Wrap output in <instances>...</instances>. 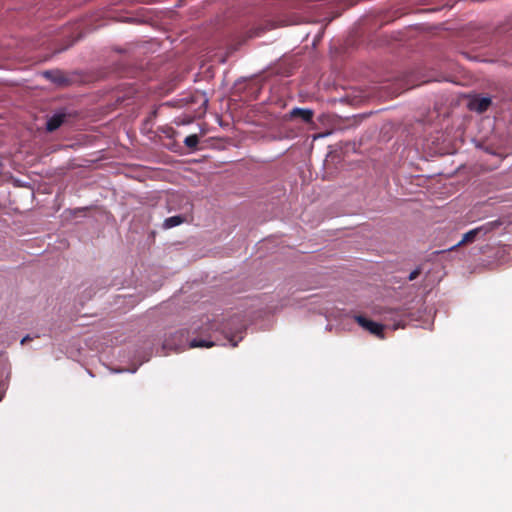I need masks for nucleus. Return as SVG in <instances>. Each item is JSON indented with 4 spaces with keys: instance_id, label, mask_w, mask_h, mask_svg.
<instances>
[{
    "instance_id": "nucleus-1",
    "label": "nucleus",
    "mask_w": 512,
    "mask_h": 512,
    "mask_svg": "<svg viewBox=\"0 0 512 512\" xmlns=\"http://www.w3.org/2000/svg\"><path fill=\"white\" fill-rule=\"evenodd\" d=\"M497 226H498L497 222H489L483 226L472 229L463 235L462 240L456 246H460V245H463L466 243H471L476 239V237L479 234H487L488 232L492 231Z\"/></svg>"
},
{
    "instance_id": "nucleus-2",
    "label": "nucleus",
    "mask_w": 512,
    "mask_h": 512,
    "mask_svg": "<svg viewBox=\"0 0 512 512\" xmlns=\"http://www.w3.org/2000/svg\"><path fill=\"white\" fill-rule=\"evenodd\" d=\"M355 321L364 329L368 330L373 335H376L377 337L384 338L383 335V328L384 326L382 324H379L377 322H374L372 320L367 319L364 316L356 315Z\"/></svg>"
},
{
    "instance_id": "nucleus-3",
    "label": "nucleus",
    "mask_w": 512,
    "mask_h": 512,
    "mask_svg": "<svg viewBox=\"0 0 512 512\" xmlns=\"http://www.w3.org/2000/svg\"><path fill=\"white\" fill-rule=\"evenodd\" d=\"M314 112L311 109L293 108L290 111L291 118H301L304 122L310 123L313 120Z\"/></svg>"
},
{
    "instance_id": "nucleus-4",
    "label": "nucleus",
    "mask_w": 512,
    "mask_h": 512,
    "mask_svg": "<svg viewBox=\"0 0 512 512\" xmlns=\"http://www.w3.org/2000/svg\"><path fill=\"white\" fill-rule=\"evenodd\" d=\"M66 114L56 113L50 117L46 123V129L49 132L57 130L65 122Z\"/></svg>"
},
{
    "instance_id": "nucleus-5",
    "label": "nucleus",
    "mask_w": 512,
    "mask_h": 512,
    "mask_svg": "<svg viewBox=\"0 0 512 512\" xmlns=\"http://www.w3.org/2000/svg\"><path fill=\"white\" fill-rule=\"evenodd\" d=\"M185 222V217L182 215H176L169 218H166L163 223V227L165 229H170L175 226H178Z\"/></svg>"
},
{
    "instance_id": "nucleus-6",
    "label": "nucleus",
    "mask_w": 512,
    "mask_h": 512,
    "mask_svg": "<svg viewBox=\"0 0 512 512\" xmlns=\"http://www.w3.org/2000/svg\"><path fill=\"white\" fill-rule=\"evenodd\" d=\"M215 345V342L206 339H193L189 343V348H210Z\"/></svg>"
},
{
    "instance_id": "nucleus-7",
    "label": "nucleus",
    "mask_w": 512,
    "mask_h": 512,
    "mask_svg": "<svg viewBox=\"0 0 512 512\" xmlns=\"http://www.w3.org/2000/svg\"><path fill=\"white\" fill-rule=\"evenodd\" d=\"M241 333H242V328L237 330V332L235 334H233L232 332L227 331V330L224 331L225 338L230 342L232 347H236L238 342L240 340H242V336L241 335L238 336V334H241Z\"/></svg>"
},
{
    "instance_id": "nucleus-8",
    "label": "nucleus",
    "mask_w": 512,
    "mask_h": 512,
    "mask_svg": "<svg viewBox=\"0 0 512 512\" xmlns=\"http://www.w3.org/2000/svg\"><path fill=\"white\" fill-rule=\"evenodd\" d=\"M184 144L191 150H195L199 144V137L197 134H191L184 139Z\"/></svg>"
},
{
    "instance_id": "nucleus-9",
    "label": "nucleus",
    "mask_w": 512,
    "mask_h": 512,
    "mask_svg": "<svg viewBox=\"0 0 512 512\" xmlns=\"http://www.w3.org/2000/svg\"><path fill=\"white\" fill-rule=\"evenodd\" d=\"M490 104H491V99L490 98H481V99H479L477 101L475 109L478 112H484V111H486L488 109Z\"/></svg>"
},
{
    "instance_id": "nucleus-10",
    "label": "nucleus",
    "mask_w": 512,
    "mask_h": 512,
    "mask_svg": "<svg viewBox=\"0 0 512 512\" xmlns=\"http://www.w3.org/2000/svg\"><path fill=\"white\" fill-rule=\"evenodd\" d=\"M44 75L46 78L51 79L52 81H54L56 83H62L64 80L60 74L57 73V76H55V73L52 71H46L44 73Z\"/></svg>"
},
{
    "instance_id": "nucleus-11",
    "label": "nucleus",
    "mask_w": 512,
    "mask_h": 512,
    "mask_svg": "<svg viewBox=\"0 0 512 512\" xmlns=\"http://www.w3.org/2000/svg\"><path fill=\"white\" fill-rule=\"evenodd\" d=\"M267 28L257 27L249 31V38L260 36Z\"/></svg>"
},
{
    "instance_id": "nucleus-12",
    "label": "nucleus",
    "mask_w": 512,
    "mask_h": 512,
    "mask_svg": "<svg viewBox=\"0 0 512 512\" xmlns=\"http://www.w3.org/2000/svg\"><path fill=\"white\" fill-rule=\"evenodd\" d=\"M419 275H420V270H419V269H415L414 271H412V272L409 274V276H408V280H409V281L415 280Z\"/></svg>"
},
{
    "instance_id": "nucleus-13",
    "label": "nucleus",
    "mask_w": 512,
    "mask_h": 512,
    "mask_svg": "<svg viewBox=\"0 0 512 512\" xmlns=\"http://www.w3.org/2000/svg\"><path fill=\"white\" fill-rule=\"evenodd\" d=\"M28 339H29L28 336L23 338L22 343H24L25 341H28Z\"/></svg>"
},
{
    "instance_id": "nucleus-14",
    "label": "nucleus",
    "mask_w": 512,
    "mask_h": 512,
    "mask_svg": "<svg viewBox=\"0 0 512 512\" xmlns=\"http://www.w3.org/2000/svg\"><path fill=\"white\" fill-rule=\"evenodd\" d=\"M3 398V394L0 392V401L2 400Z\"/></svg>"
}]
</instances>
